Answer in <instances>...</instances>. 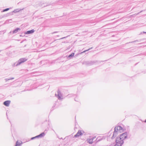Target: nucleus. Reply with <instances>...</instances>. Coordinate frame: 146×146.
<instances>
[{"instance_id":"15","label":"nucleus","mask_w":146,"mask_h":146,"mask_svg":"<svg viewBox=\"0 0 146 146\" xmlns=\"http://www.w3.org/2000/svg\"><path fill=\"white\" fill-rule=\"evenodd\" d=\"M145 122H146V119H145Z\"/></svg>"},{"instance_id":"14","label":"nucleus","mask_w":146,"mask_h":146,"mask_svg":"<svg viewBox=\"0 0 146 146\" xmlns=\"http://www.w3.org/2000/svg\"><path fill=\"white\" fill-rule=\"evenodd\" d=\"M58 98L60 99V96H59L60 95L59 94H58Z\"/></svg>"},{"instance_id":"2","label":"nucleus","mask_w":146,"mask_h":146,"mask_svg":"<svg viewBox=\"0 0 146 146\" xmlns=\"http://www.w3.org/2000/svg\"><path fill=\"white\" fill-rule=\"evenodd\" d=\"M116 142V144L115 146H121L123 143L124 141L119 136L117 137Z\"/></svg>"},{"instance_id":"12","label":"nucleus","mask_w":146,"mask_h":146,"mask_svg":"<svg viewBox=\"0 0 146 146\" xmlns=\"http://www.w3.org/2000/svg\"><path fill=\"white\" fill-rule=\"evenodd\" d=\"M74 53H72L70 55H69L68 56V57H73L74 56Z\"/></svg>"},{"instance_id":"13","label":"nucleus","mask_w":146,"mask_h":146,"mask_svg":"<svg viewBox=\"0 0 146 146\" xmlns=\"http://www.w3.org/2000/svg\"><path fill=\"white\" fill-rule=\"evenodd\" d=\"M9 10V8H7V9H4L3 11H8Z\"/></svg>"},{"instance_id":"6","label":"nucleus","mask_w":146,"mask_h":146,"mask_svg":"<svg viewBox=\"0 0 146 146\" xmlns=\"http://www.w3.org/2000/svg\"><path fill=\"white\" fill-rule=\"evenodd\" d=\"M82 133L80 131H79L77 134L75 135V137L79 136L82 135Z\"/></svg>"},{"instance_id":"9","label":"nucleus","mask_w":146,"mask_h":146,"mask_svg":"<svg viewBox=\"0 0 146 146\" xmlns=\"http://www.w3.org/2000/svg\"><path fill=\"white\" fill-rule=\"evenodd\" d=\"M20 30V29L19 28H17V29H16L15 30H14L13 31V33H17L18 31L19 30Z\"/></svg>"},{"instance_id":"8","label":"nucleus","mask_w":146,"mask_h":146,"mask_svg":"<svg viewBox=\"0 0 146 146\" xmlns=\"http://www.w3.org/2000/svg\"><path fill=\"white\" fill-rule=\"evenodd\" d=\"M44 133H42L40 135H38L37 136H36L35 137H34L32 138V139H34L35 138L37 137H42V136H44Z\"/></svg>"},{"instance_id":"5","label":"nucleus","mask_w":146,"mask_h":146,"mask_svg":"<svg viewBox=\"0 0 146 146\" xmlns=\"http://www.w3.org/2000/svg\"><path fill=\"white\" fill-rule=\"evenodd\" d=\"M10 102L11 101L9 100L6 101L4 102V104L6 106H9Z\"/></svg>"},{"instance_id":"4","label":"nucleus","mask_w":146,"mask_h":146,"mask_svg":"<svg viewBox=\"0 0 146 146\" xmlns=\"http://www.w3.org/2000/svg\"><path fill=\"white\" fill-rule=\"evenodd\" d=\"M96 138V137H89L87 139V141L90 144H91L93 143V140H94Z\"/></svg>"},{"instance_id":"7","label":"nucleus","mask_w":146,"mask_h":146,"mask_svg":"<svg viewBox=\"0 0 146 146\" xmlns=\"http://www.w3.org/2000/svg\"><path fill=\"white\" fill-rule=\"evenodd\" d=\"M34 32V30H32L30 31H27L26 33V34H30L32 33H33Z\"/></svg>"},{"instance_id":"11","label":"nucleus","mask_w":146,"mask_h":146,"mask_svg":"<svg viewBox=\"0 0 146 146\" xmlns=\"http://www.w3.org/2000/svg\"><path fill=\"white\" fill-rule=\"evenodd\" d=\"M26 60H25L24 59H21L20 60V62L19 64H20L21 63H23L25 61H26Z\"/></svg>"},{"instance_id":"1","label":"nucleus","mask_w":146,"mask_h":146,"mask_svg":"<svg viewBox=\"0 0 146 146\" xmlns=\"http://www.w3.org/2000/svg\"><path fill=\"white\" fill-rule=\"evenodd\" d=\"M124 131V129L121 127L117 126L115 127L114 129V131L112 137L114 138L119 133H122Z\"/></svg>"},{"instance_id":"10","label":"nucleus","mask_w":146,"mask_h":146,"mask_svg":"<svg viewBox=\"0 0 146 146\" xmlns=\"http://www.w3.org/2000/svg\"><path fill=\"white\" fill-rule=\"evenodd\" d=\"M21 144V143H20V142H19L18 141H17L15 146H20Z\"/></svg>"},{"instance_id":"3","label":"nucleus","mask_w":146,"mask_h":146,"mask_svg":"<svg viewBox=\"0 0 146 146\" xmlns=\"http://www.w3.org/2000/svg\"><path fill=\"white\" fill-rule=\"evenodd\" d=\"M127 132H125L120 135L119 137L123 141L127 138Z\"/></svg>"}]
</instances>
